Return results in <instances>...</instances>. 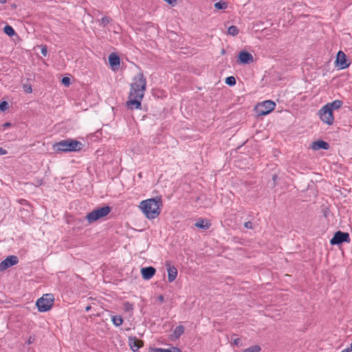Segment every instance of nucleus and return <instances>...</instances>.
<instances>
[{
	"instance_id": "c756f323",
	"label": "nucleus",
	"mask_w": 352,
	"mask_h": 352,
	"mask_svg": "<svg viewBox=\"0 0 352 352\" xmlns=\"http://www.w3.org/2000/svg\"><path fill=\"white\" fill-rule=\"evenodd\" d=\"M61 82L65 86H69L70 85V79L68 77H63Z\"/></svg>"
},
{
	"instance_id": "2f4dec72",
	"label": "nucleus",
	"mask_w": 352,
	"mask_h": 352,
	"mask_svg": "<svg viewBox=\"0 0 352 352\" xmlns=\"http://www.w3.org/2000/svg\"><path fill=\"white\" fill-rule=\"evenodd\" d=\"M111 19L109 17L104 16L101 19V23L103 25H106L110 22Z\"/></svg>"
},
{
	"instance_id": "393cba45",
	"label": "nucleus",
	"mask_w": 352,
	"mask_h": 352,
	"mask_svg": "<svg viewBox=\"0 0 352 352\" xmlns=\"http://www.w3.org/2000/svg\"><path fill=\"white\" fill-rule=\"evenodd\" d=\"M216 9H226L227 8V3L226 2H217L214 5Z\"/></svg>"
},
{
	"instance_id": "f3484780",
	"label": "nucleus",
	"mask_w": 352,
	"mask_h": 352,
	"mask_svg": "<svg viewBox=\"0 0 352 352\" xmlns=\"http://www.w3.org/2000/svg\"><path fill=\"white\" fill-rule=\"evenodd\" d=\"M342 104H343V102L342 100H336L333 101L332 102L327 103L324 106L327 107V108L329 109L330 111H331L333 112L334 110H337V109H340L342 106Z\"/></svg>"
},
{
	"instance_id": "dca6fc26",
	"label": "nucleus",
	"mask_w": 352,
	"mask_h": 352,
	"mask_svg": "<svg viewBox=\"0 0 352 352\" xmlns=\"http://www.w3.org/2000/svg\"><path fill=\"white\" fill-rule=\"evenodd\" d=\"M129 345L132 351H137L142 346V341L139 340L135 338L133 339L130 338Z\"/></svg>"
},
{
	"instance_id": "1a4fd4ad",
	"label": "nucleus",
	"mask_w": 352,
	"mask_h": 352,
	"mask_svg": "<svg viewBox=\"0 0 352 352\" xmlns=\"http://www.w3.org/2000/svg\"><path fill=\"white\" fill-rule=\"evenodd\" d=\"M19 259L17 256L11 255L8 256L5 260L0 263V272H3L8 267L17 264Z\"/></svg>"
},
{
	"instance_id": "37998d69",
	"label": "nucleus",
	"mask_w": 352,
	"mask_h": 352,
	"mask_svg": "<svg viewBox=\"0 0 352 352\" xmlns=\"http://www.w3.org/2000/svg\"><path fill=\"white\" fill-rule=\"evenodd\" d=\"M349 348H350V350L352 351V343L351 344Z\"/></svg>"
},
{
	"instance_id": "f257e3e1",
	"label": "nucleus",
	"mask_w": 352,
	"mask_h": 352,
	"mask_svg": "<svg viewBox=\"0 0 352 352\" xmlns=\"http://www.w3.org/2000/svg\"><path fill=\"white\" fill-rule=\"evenodd\" d=\"M146 87V80L142 73H138L133 78L126 106L130 109H141V102Z\"/></svg>"
},
{
	"instance_id": "4468645a",
	"label": "nucleus",
	"mask_w": 352,
	"mask_h": 352,
	"mask_svg": "<svg viewBox=\"0 0 352 352\" xmlns=\"http://www.w3.org/2000/svg\"><path fill=\"white\" fill-rule=\"evenodd\" d=\"M109 62L113 69H117L120 65V58L116 54L112 53L109 56Z\"/></svg>"
},
{
	"instance_id": "bb28decb",
	"label": "nucleus",
	"mask_w": 352,
	"mask_h": 352,
	"mask_svg": "<svg viewBox=\"0 0 352 352\" xmlns=\"http://www.w3.org/2000/svg\"><path fill=\"white\" fill-rule=\"evenodd\" d=\"M23 89L25 92L30 94L32 91V86L29 83H24L23 85Z\"/></svg>"
},
{
	"instance_id": "a211bd4d",
	"label": "nucleus",
	"mask_w": 352,
	"mask_h": 352,
	"mask_svg": "<svg viewBox=\"0 0 352 352\" xmlns=\"http://www.w3.org/2000/svg\"><path fill=\"white\" fill-rule=\"evenodd\" d=\"M195 226L198 228L207 230L210 228V223L208 220L200 219L197 222H196Z\"/></svg>"
},
{
	"instance_id": "a19ab883",
	"label": "nucleus",
	"mask_w": 352,
	"mask_h": 352,
	"mask_svg": "<svg viewBox=\"0 0 352 352\" xmlns=\"http://www.w3.org/2000/svg\"><path fill=\"white\" fill-rule=\"evenodd\" d=\"M91 309V306H87L85 308L86 311H89Z\"/></svg>"
},
{
	"instance_id": "6e6552de",
	"label": "nucleus",
	"mask_w": 352,
	"mask_h": 352,
	"mask_svg": "<svg viewBox=\"0 0 352 352\" xmlns=\"http://www.w3.org/2000/svg\"><path fill=\"white\" fill-rule=\"evenodd\" d=\"M349 234L347 232L338 231L331 239L330 243L331 245H338L343 242H349Z\"/></svg>"
},
{
	"instance_id": "79ce46f5",
	"label": "nucleus",
	"mask_w": 352,
	"mask_h": 352,
	"mask_svg": "<svg viewBox=\"0 0 352 352\" xmlns=\"http://www.w3.org/2000/svg\"><path fill=\"white\" fill-rule=\"evenodd\" d=\"M7 2V0H0L1 3H5Z\"/></svg>"
},
{
	"instance_id": "58836bf2",
	"label": "nucleus",
	"mask_w": 352,
	"mask_h": 352,
	"mask_svg": "<svg viewBox=\"0 0 352 352\" xmlns=\"http://www.w3.org/2000/svg\"><path fill=\"white\" fill-rule=\"evenodd\" d=\"M158 300L162 302L164 301V296L162 295L159 296Z\"/></svg>"
},
{
	"instance_id": "c85d7f7f",
	"label": "nucleus",
	"mask_w": 352,
	"mask_h": 352,
	"mask_svg": "<svg viewBox=\"0 0 352 352\" xmlns=\"http://www.w3.org/2000/svg\"><path fill=\"white\" fill-rule=\"evenodd\" d=\"M8 109V103L6 101H3L0 103V110L4 111Z\"/></svg>"
},
{
	"instance_id": "2eb2a0df",
	"label": "nucleus",
	"mask_w": 352,
	"mask_h": 352,
	"mask_svg": "<svg viewBox=\"0 0 352 352\" xmlns=\"http://www.w3.org/2000/svg\"><path fill=\"white\" fill-rule=\"evenodd\" d=\"M167 266H168V269H167L168 280V282L171 283L173 280H175L177 277V270L173 266H170L169 265H167Z\"/></svg>"
},
{
	"instance_id": "473e14b6",
	"label": "nucleus",
	"mask_w": 352,
	"mask_h": 352,
	"mask_svg": "<svg viewBox=\"0 0 352 352\" xmlns=\"http://www.w3.org/2000/svg\"><path fill=\"white\" fill-rule=\"evenodd\" d=\"M244 226H245V228H248V229H252L253 228L252 223L251 221L245 222L244 223Z\"/></svg>"
},
{
	"instance_id": "f8f14e48",
	"label": "nucleus",
	"mask_w": 352,
	"mask_h": 352,
	"mask_svg": "<svg viewBox=\"0 0 352 352\" xmlns=\"http://www.w3.org/2000/svg\"><path fill=\"white\" fill-rule=\"evenodd\" d=\"M155 269L153 267H143L141 269L142 278L145 280L151 279L155 274Z\"/></svg>"
},
{
	"instance_id": "7ed1b4c3",
	"label": "nucleus",
	"mask_w": 352,
	"mask_h": 352,
	"mask_svg": "<svg viewBox=\"0 0 352 352\" xmlns=\"http://www.w3.org/2000/svg\"><path fill=\"white\" fill-rule=\"evenodd\" d=\"M82 147L80 142L72 139L62 140L54 144V149L57 152H75L81 150Z\"/></svg>"
},
{
	"instance_id": "aec40b11",
	"label": "nucleus",
	"mask_w": 352,
	"mask_h": 352,
	"mask_svg": "<svg viewBox=\"0 0 352 352\" xmlns=\"http://www.w3.org/2000/svg\"><path fill=\"white\" fill-rule=\"evenodd\" d=\"M184 331V327L182 325L177 326L173 332V336L175 338H178Z\"/></svg>"
},
{
	"instance_id": "4be33fe9",
	"label": "nucleus",
	"mask_w": 352,
	"mask_h": 352,
	"mask_svg": "<svg viewBox=\"0 0 352 352\" xmlns=\"http://www.w3.org/2000/svg\"><path fill=\"white\" fill-rule=\"evenodd\" d=\"M228 33L232 36H236L239 33V29L235 25H232L228 28Z\"/></svg>"
},
{
	"instance_id": "4c0bfd02",
	"label": "nucleus",
	"mask_w": 352,
	"mask_h": 352,
	"mask_svg": "<svg viewBox=\"0 0 352 352\" xmlns=\"http://www.w3.org/2000/svg\"><path fill=\"white\" fill-rule=\"evenodd\" d=\"M11 126L10 122H6V123H4V124H3V127H9V126Z\"/></svg>"
},
{
	"instance_id": "f704fd0d",
	"label": "nucleus",
	"mask_w": 352,
	"mask_h": 352,
	"mask_svg": "<svg viewBox=\"0 0 352 352\" xmlns=\"http://www.w3.org/2000/svg\"><path fill=\"white\" fill-rule=\"evenodd\" d=\"M164 1L171 6H175L177 2V0H164Z\"/></svg>"
},
{
	"instance_id": "0eeeda50",
	"label": "nucleus",
	"mask_w": 352,
	"mask_h": 352,
	"mask_svg": "<svg viewBox=\"0 0 352 352\" xmlns=\"http://www.w3.org/2000/svg\"><path fill=\"white\" fill-rule=\"evenodd\" d=\"M320 120L328 125H332L334 122L333 112L327 107H322L318 111Z\"/></svg>"
},
{
	"instance_id": "ea45409f",
	"label": "nucleus",
	"mask_w": 352,
	"mask_h": 352,
	"mask_svg": "<svg viewBox=\"0 0 352 352\" xmlns=\"http://www.w3.org/2000/svg\"><path fill=\"white\" fill-rule=\"evenodd\" d=\"M276 177H277V176H276V175H273V181H274V184H273V185H274V186L275 185V180H276Z\"/></svg>"
},
{
	"instance_id": "5701e85b",
	"label": "nucleus",
	"mask_w": 352,
	"mask_h": 352,
	"mask_svg": "<svg viewBox=\"0 0 352 352\" xmlns=\"http://www.w3.org/2000/svg\"><path fill=\"white\" fill-rule=\"evenodd\" d=\"M3 31L7 35L10 36H13L15 34L14 29L8 25L4 27Z\"/></svg>"
},
{
	"instance_id": "ddd939ff",
	"label": "nucleus",
	"mask_w": 352,
	"mask_h": 352,
	"mask_svg": "<svg viewBox=\"0 0 352 352\" xmlns=\"http://www.w3.org/2000/svg\"><path fill=\"white\" fill-rule=\"evenodd\" d=\"M311 148L315 151L319 149L327 150L329 148V145L327 142L323 140H317L312 142Z\"/></svg>"
},
{
	"instance_id": "20e7f679",
	"label": "nucleus",
	"mask_w": 352,
	"mask_h": 352,
	"mask_svg": "<svg viewBox=\"0 0 352 352\" xmlns=\"http://www.w3.org/2000/svg\"><path fill=\"white\" fill-rule=\"evenodd\" d=\"M110 212L111 208L109 206H104L100 208H97L88 213L85 216V219L87 221L88 224H91L100 219L107 216Z\"/></svg>"
},
{
	"instance_id": "72a5a7b5",
	"label": "nucleus",
	"mask_w": 352,
	"mask_h": 352,
	"mask_svg": "<svg viewBox=\"0 0 352 352\" xmlns=\"http://www.w3.org/2000/svg\"><path fill=\"white\" fill-rule=\"evenodd\" d=\"M34 340H35L34 337V336H30V337L28 338V340H27V343H28V344H30L33 343Z\"/></svg>"
},
{
	"instance_id": "f03ea898",
	"label": "nucleus",
	"mask_w": 352,
	"mask_h": 352,
	"mask_svg": "<svg viewBox=\"0 0 352 352\" xmlns=\"http://www.w3.org/2000/svg\"><path fill=\"white\" fill-rule=\"evenodd\" d=\"M138 207L147 219H153L160 214L162 200L161 197L148 199L142 201Z\"/></svg>"
},
{
	"instance_id": "e433bc0d",
	"label": "nucleus",
	"mask_w": 352,
	"mask_h": 352,
	"mask_svg": "<svg viewBox=\"0 0 352 352\" xmlns=\"http://www.w3.org/2000/svg\"><path fill=\"white\" fill-rule=\"evenodd\" d=\"M234 344L235 345H240L241 344V340L239 338H236L234 340Z\"/></svg>"
},
{
	"instance_id": "6ab92c4d",
	"label": "nucleus",
	"mask_w": 352,
	"mask_h": 352,
	"mask_svg": "<svg viewBox=\"0 0 352 352\" xmlns=\"http://www.w3.org/2000/svg\"><path fill=\"white\" fill-rule=\"evenodd\" d=\"M153 352H182L177 347H172L170 349H154Z\"/></svg>"
},
{
	"instance_id": "a878e982",
	"label": "nucleus",
	"mask_w": 352,
	"mask_h": 352,
	"mask_svg": "<svg viewBox=\"0 0 352 352\" xmlns=\"http://www.w3.org/2000/svg\"><path fill=\"white\" fill-rule=\"evenodd\" d=\"M226 83L230 86H233L236 84V79L234 76H229L226 78Z\"/></svg>"
},
{
	"instance_id": "b1692460",
	"label": "nucleus",
	"mask_w": 352,
	"mask_h": 352,
	"mask_svg": "<svg viewBox=\"0 0 352 352\" xmlns=\"http://www.w3.org/2000/svg\"><path fill=\"white\" fill-rule=\"evenodd\" d=\"M261 351V348L259 346L254 345L252 346L243 351V352H259Z\"/></svg>"
},
{
	"instance_id": "7c9ffc66",
	"label": "nucleus",
	"mask_w": 352,
	"mask_h": 352,
	"mask_svg": "<svg viewBox=\"0 0 352 352\" xmlns=\"http://www.w3.org/2000/svg\"><path fill=\"white\" fill-rule=\"evenodd\" d=\"M40 47H41V54H42L44 56H47V46H46V45H41Z\"/></svg>"
},
{
	"instance_id": "412c9836",
	"label": "nucleus",
	"mask_w": 352,
	"mask_h": 352,
	"mask_svg": "<svg viewBox=\"0 0 352 352\" xmlns=\"http://www.w3.org/2000/svg\"><path fill=\"white\" fill-rule=\"evenodd\" d=\"M111 320H112L113 324L117 327L120 326L123 322V320L120 316H112Z\"/></svg>"
},
{
	"instance_id": "c9c22d12",
	"label": "nucleus",
	"mask_w": 352,
	"mask_h": 352,
	"mask_svg": "<svg viewBox=\"0 0 352 352\" xmlns=\"http://www.w3.org/2000/svg\"><path fill=\"white\" fill-rule=\"evenodd\" d=\"M6 154H7V151L0 147V155H4Z\"/></svg>"
},
{
	"instance_id": "cd10ccee",
	"label": "nucleus",
	"mask_w": 352,
	"mask_h": 352,
	"mask_svg": "<svg viewBox=\"0 0 352 352\" xmlns=\"http://www.w3.org/2000/svg\"><path fill=\"white\" fill-rule=\"evenodd\" d=\"M133 305L126 302L124 303V310L126 312L131 311L133 310Z\"/></svg>"
},
{
	"instance_id": "9d476101",
	"label": "nucleus",
	"mask_w": 352,
	"mask_h": 352,
	"mask_svg": "<svg viewBox=\"0 0 352 352\" xmlns=\"http://www.w3.org/2000/svg\"><path fill=\"white\" fill-rule=\"evenodd\" d=\"M336 63L341 69H346L349 66V63H348L346 54L342 51L338 52Z\"/></svg>"
},
{
	"instance_id": "39448f33",
	"label": "nucleus",
	"mask_w": 352,
	"mask_h": 352,
	"mask_svg": "<svg viewBox=\"0 0 352 352\" xmlns=\"http://www.w3.org/2000/svg\"><path fill=\"white\" fill-rule=\"evenodd\" d=\"M54 296L52 294H44L36 301V306L39 311L44 312L50 310L54 303Z\"/></svg>"
},
{
	"instance_id": "9b49d317",
	"label": "nucleus",
	"mask_w": 352,
	"mask_h": 352,
	"mask_svg": "<svg viewBox=\"0 0 352 352\" xmlns=\"http://www.w3.org/2000/svg\"><path fill=\"white\" fill-rule=\"evenodd\" d=\"M237 61L241 64L248 65L254 62V57L250 53L246 51H242L239 54Z\"/></svg>"
},
{
	"instance_id": "423d86ee",
	"label": "nucleus",
	"mask_w": 352,
	"mask_h": 352,
	"mask_svg": "<svg viewBox=\"0 0 352 352\" xmlns=\"http://www.w3.org/2000/svg\"><path fill=\"white\" fill-rule=\"evenodd\" d=\"M276 107L275 102L272 100H265L256 107V111L258 116H265L272 112Z\"/></svg>"
}]
</instances>
